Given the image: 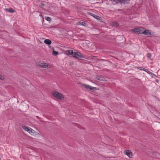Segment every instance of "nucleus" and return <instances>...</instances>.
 <instances>
[{"instance_id":"nucleus-1","label":"nucleus","mask_w":160,"mask_h":160,"mask_svg":"<svg viewBox=\"0 0 160 160\" xmlns=\"http://www.w3.org/2000/svg\"><path fill=\"white\" fill-rule=\"evenodd\" d=\"M143 30V28L140 27L135 28L134 29H132L130 30V31L136 34H142Z\"/></svg>"},{"instance_id":"nucleus-2","label":"nucleus","mask_w":160,"mask_h":160,"mask_svg":"<svg viewBox=\"0 0 160 160\" xmlns=\"http://www.w3.org/2000/svg\"><path fill=\"white\" fill-rule=\"evenodd\" d=\"M52 93L54 97L60 100H63L64 98L63 96L57 92L53 91Z\"/></svg>"},{"instance_id":"nucleus-3","label":"nucleus","mask_w":160,"mask_h":160,"mask_svg":"<svg viewBox=\"0 0 160 160\" xmlns=\"http://www.w3.org/2000/svg\"><path fill=\"white\" fill-rule=\"evenodd\" d=\"M22 128L25 131L29 132L31 135H33L35 132L34 130L30 128H29L28 127H26L25 126H23L22 127Z\"/></svg>"},{"instance_id":"nucleus-4","label":"nucleus","mask_w":160,"mask_h":160,"mask_svg":"<svg viewBox=\"0 0 160 160\" xmlns=\"http://www.w3.org/2000/svg\"><path fill=\"white\" fill-rule=\"evenodd\" d=\"M74 57L79 58H84L83 54L79 52H74L73 54Z\"/></svg>"},{"instance_id":"nucleus-5","label":"nucleus","mask_w":160,"mask_h":160,"mask_svg":"<svg viewBox=\"0 0 160 160\" xmlns=\"http://www.w3.org/2000/svg\"><path fill=\"white\" fill-rule=\"evenodd\" d=\"M124 153L125 154L128 156L129 158H131L132 157V153L131 151L129 150H127L124 151Z\"/></svg>"},{"instance_id":"nucleus-6","label":"nucleus","mask_w":160,"mask_h":160,"mask_svg":"<svg viewBox=\"0 0 160 160\" xmlns=\"http://www.w3.org/2000/svg\"><path fill=\"white\" fill-rule=\"evenodd\" d=\"M82 86L84 87L85 88L88 89H90L93 90H95L96 89V88L93 87H91L90 86L88 85L82 84Z\"/></svg>"},{"instance_id":"nucleus-7","label":"nucleus","mask_w":160,"mask_h":160,"mask_svg":"<svg viewBox=\"0 0 160 160\" xmlns=\"http://www.w3.org/2000/svg\"><path fill=\"white\" fill-rule=\"evenodd\" d=\"M142 34L146 35H150L151 34V31L149 30L145 29L143 28V30L142 32Z\"/></svg>"},{"instance_id":"nucleus-8","label":"nucleus","mask_w":160,"mask_h":160,"mask_svg":"<svg viewBox=\"0 0 160 160\" xmlns=\"http://www.w3.org/2000/svg\"><path fill=\"white\" fill-rule=\"evenodd\" d=\"M96 78L100 81H105V78L104 77L101 76H97L96 77Z\"/></svg>"},{"instance_id":"nucleus-9","label":"nucleus","mask_w":160,"mask_h":160,"mask_svg":"<svg viewBox=\"0 0 160 160\" xmlns=\"http://www.w3.org/2000/svg\"><path fill=\"white\" fill-rule=\"evenodd\" d=\"M40 66L42 68H47L48 67V65L46 63H41Z\"/></svg>"},{"instance_id":"nucleus-10","label":"nucleus","mask_w":160,"mask_h":160,"mask_svg":"<svg viewBox=\"0 0 160 160\" xmlns=\"http://www.w3.org/2000/svg\"><path fill=\"white\" fill-rule=\"evenodd\" d=\"M44 42L48 45H50L51 43V41L48 39H45L44 41Z\"/></svg>"},{"instance_id":"nucleus-11","label":"nucleus","mask_w":160,"mask_h":160,"mask_svg":"<svg viewBox=\"0 0 160 160\" xmlns=\"http://www.w3.org/2000/svg\"><path fill=\"white\" fill-rule=\"evenodd\" d=\"M88 14L89 15L93 16V17H94L95 18L97 19H98V18L99 17L97 15L93 13H91V12H88Z\"/></svg>"},{"instance_id":"nucleus-12","label":"nucleus","mask_w":160,"mask_h":160,"mask_svg":"<svg viewBox=\"0 0 160 160\" xmlns=\"http://www.w3.org/2000/svg\"><path fill=\"white\" fill-rule=\"evenodd\" d=\"M67 52L70 55L72 54L73 56V54L74 52H73V51L72 50H68L67 51Z\"/></svg>"},{"instance_id":"nucleus-13","label":"nucleus","mask_w":160,"mask_h":160,"mask_svg":"<svg viewBox=\"0 0 160 160\" xmlns=\"http://www.w3.org/2000/svg\"><path fill=\"white\" fill-rule=\"evenodd\" d=\"M5 10L6 11L10 12H14L13 10L11 8H10L9 9L6 8L5 9Z\"/></svg>"},{"instance_id":"nucleus-14","label":"nucleus","mask_w":160,"mask_h":160,"mask_svg":"<svg viewBox=\"0 0 160 160\" xmlns=\"http://www.w3.org/2000/svg\"><path fill=\"white\" fill-rule=\"evenodd\" d=\"M77 24L82 26H85V24L84 22H77Z\"/></svg>"},{"instance_id":"nucleus-15","label":"nucleus","mask_w":160,"mask_h":160,"mask_svg":"<svg viewBox=\"0 0 160 160\" xmlns=\"http://www.w3.org/2000/svg\"><path fill=\"white\" fill-rule=\"evenodd\" d=\"M129 0H120L119 2H120L122 3H125L127 1H129Z\"/></svg>"},{"instance_id":"nucleus-16","label":"nucleus","mask_w":160,"mask_h":160,"mask_svg":"<svg viewBox=\"0 0 160 160\" xmlns=\"http://www.w3.org/2000/svg\"><path fill=\"white\" fill-rule=\"evenodd\" d=\"M137 68L138 69H140L141 70H144L146 72H147L146 71V69H145L144 68H143V67H138Z\"/></svg>"},{"instance_id":"nucleus-17","label":"nucleus","mask_w":160,"mask_h":160,"mask_svg":"<svg viewBox=\"0 0 160 160\" xmlns=\"http://www.w3.org/2000/svg\"><path fill=\"white\" fill-rule=\"evenodd\" d=\"M58 54V52L55 51L53 50L52 52V54L54 56H56Z\"/></svg>"},{"instance_id":"nucleus-18","label":"nucleus","mask_w":160,"mask_h":160,"mask_svg":"<svg viewBox=\"0 0 160 160\" xmlns=\"http://www.w3.org/2000/svg\"><path fill=\"white\" fill-rule=\"evenodd\" d=\"M112 25L114 26H117L118 25V24L116 22H114L112 23Z\"/></svg>"},{"instance_id":"nucleus-19","label":"nucleus","mask_w":160,"mask_h":160,"mask_svg":"<svg viewBox=\"0 0 160 160\" xmlns=\"http://www.w3.org/2000/svg\"><path fill=\"white\" fill-rule=\"evenodd\" d=\"M45 19L46 20L48 21H50L51 20V18L49 17H47L45 18Z\"/></svg>"},{"instance_id":"nucleus-20","label":"nucleus","mask_w":160,"mask_h":160,"mask_svg":"<svg viewBox=\"0 0 160 160\" xmlns=\"http://www.w3.org/2000/svg\"><path fill=\"white\" fill-rule=\"evenodd\" d=\"M147 58H148L149 59H150L151 58V54H150L149 53H148L147 54Z\"/></svg>"},{"instance_id":"nucleus-21","label":"nucleus","mask_w":160,"mask_h":160,"mask_svg":"<svg viewBox=\"0 0 160 160\" xmlns=\"http://www.w3.org/2000/svg\"><path fill=\"white\" fill-rule=\"evenodd\" d=\"M4 77L2 76V75L0 74V80H4Z\"/></svg>"},{"instance_id":"nucleus-22","label":"nucleus","mask_w":160,"mask_h":160,"mask_svg":"<svg viewBox=\"0 0 160 160\" xmlns=\"http://www.w3.org/2000/svg\"><path fill=\"white\" fill-rule=\"evenodd\" d=\"M101 60H102V61H105V60H103V59H101Z\"/></svg>"}]
</instances>
